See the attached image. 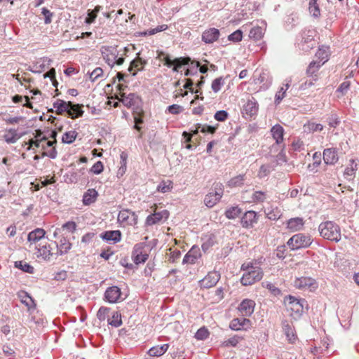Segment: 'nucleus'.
I'll list each match as a JSON object with an SVG mask.
<instances>
[{"label":"nucleus","mask_w":359,"mask_h":359,"mask_svg":"<svg viewBox=\"0 0 359 359\" xmlns=\"http://www.w3.org/2000/svg\"><path fill=\"white\" fill-rule=\"evenodd\" d=\"M241 270L244 273L241 278V283L245 286L251 285L259 281L264 276L262 269L251 262L243 263Z\"/></svg>","instance_id":"nucleus-1"},{"label":"nucleus","mask_w":359,"mask_h":359,"mask_svg":"<svg viewBox=\"0 0 359 359\" xmlns=\"http://www.w3.org/2000/svg\"><path fill=\"white\" fill-rule=\"evenodd\" d=\"M318 231L320 236L325 239L339 242L341 240V230L339 226L332 221H327L320 224Z\"/></svg>","instance_id":"nucleus-2"},{"label":"nucleus","mask_w":359,"mask_h":359,"mask_svg":"<svg viewBox=\"0 0 359 359\" xmlns=\"http://www.w3.org/2000/svg\"><path fill=\"white\" fill-rule=\"evenodd\" d=\"M119 52L116 47L105 46L102 48V55L109 66L113 67L115 65H121L124 62L123 56L118 57Z\"/></svg>","instance_id":"nucleus-3"},{"label":"nucleus","mask_w":359,"mask_h":359,"mask_svg":"<svg viewBox=\"0 0 359 359\" xmlns=\"http://www.w3.org/2000/svg\"><path fill=\"white\" fill-rule=\"evenodd\" d=\"M311 243L312 239L311 236L301 233L292 236L287 243V245L292 250L308 248Z\"/></svg>","instance_id":"nucleus-4"},{"label":"nucleus","mask_w":359,"mask_h":359,"mask_svg":"<svg viewBox=\"0 0 359 359\" xmlns=\"http://www.w3.org/2000/svg\"><path fill=\"white\" fill-rule=\"evenodd\" d=\"M224 193V186L222 183H215L213 189L204 198V203L208 208H212L221 199Z\"/></svg>","instance_id":"nucleus-5"},{"label":"nucleus","mask_w":359,"mask_h":359,"mask_svg":"<svg viewBox=\"0 0 359 359\" xmlns=\"http://www.w3.org/2000/svg\"><path fill=\"white\" fill-rule=\"evenodd\" d=\"M119 100L126 107L133 109L134 113L137 114H139L142 111V100L135 93H130L128 95H126L125 93H121Z\"/></svg>","instance_id":"nucleus-6"},{"label":"nucleus","mask_w":359,"mask_h":359,"mask_svg":"<svg viewBox=\"0 0 359 359\" xmlns=\"http://www.w3.org/2000/svg\"><path fill=\"white\" fill-rule=\"evenodd\" d=\"M284 302L288 310L294 313L297 317L301 316L303 312L304 299H298L293 296L288 295L285 297Z\"/></svg>","instance_id":"nucleus-7"},{"label":"nucleus","mask_w":359,"mask_h":359,"mask_svg":"<svg viewBox=\"0 0 359 359\" xmlns=\"http://www.w3.org/2000/svg\"><path fill=\"white\" fill-rule=\"evenodd\" d=\"M298 48L304 52H308L314 46L313 36L310 30L303 31L297 43Z\"/></svg>","instance_id":"nucleus-8"},{"label":"nucleus","mask_w":359,"mask_h":359,"mask_svg":"<svg viewBox=\"0 0 359 359\" xmlns=\"http://www.w3.org/2000/svg\"><path fill=\"white\" fill-rule=\"evenodd\" d=\"M144 243H139L134 245L132 252V258L135 264L144 263L148 259V254L144 251Z\"/></svg>","instance_id":"nucleus-9"},{"label":"nucleus","mask_w":359,"mask_h":359,"mask_svg":"<svg viewBox=\"0 0 359 359\" xmlns=\"http://www.w3.org/2000/svg\"><path fill=\"white\" fill-rule=\"evenodd\" d=\"M138 217L136 213L128 209L121 210L118 215V221L124 224L135 226Z\"/></svg>","instance_id":"nucleus-10"},{"label":"nucleus","mask_w":359,"mask_h":359,"mask_svg":"<svg viewBox=\"0 0 359 359\" xmlns=\"http://www.w3.org/2000/svg\"><path fill=\"white\" fill-rule=\"evenodd\" d=\"M220 279V274L217 271L209 272L207 276L199 281V285L203 288H210L215 286Z\"/></svg>","instance_id":"nucleus-11"},{"label":"nucleus","mask_w":359,"mask_h":359,"mask_svg":"<svg viewBox=\"0 0 359 359\" xmlns=\"http://www.w3.org/2000/svg\"><path fill=\"white\" fill-rule=\"evenodd\" d=\"M294 285L295 287L301 290L310 289V290H312L317 287L316 280L310 277H301L296 278Z\"/></svg>","instance_id":"nucleus-12"},{"label":"nucleus","mask_w":359,"mask_h":359,"mask_svg":"<svg viewBox=\"0 0 359 359\" xmlns=\"http://www.w3.org/2000/svg\"><path fill=\"white\" fill-rule=\"evenodd\" d=\"M220 36V32L218 29L209 28L205 30L202 34V41L205 43H212L217 41Z\"/></svg>","instance_id":"nucleus-13"},{"label":"nucleus","mask_w":359,"mask_h":359,"mask_svg":"<svg viewBox=\"0 0 359 359\" xmlns=\"http://www.w3.org/2000/svg\"><path fill=\"white\" fill-rule=\"evenodd\" d=\"M121 289L117 286L108 287L104 293L105 299L109 303H116L121 298Z\"/></svg>","instance_id":"nucleus-14"},{"label":"nucleus","mask_w":359,"mask_h":359,"mask_svg":"<svg viewBox=\"0 0 359 359\" xmlns=\"http://www.w3.org/2000/svg\"><path fill=\"white\" fill-rule=\"evenodd\" d=\"M200 257V248L194 245L184 257L182 264H194Z\"/></svg>","instance_id":"nucleus-15"},{"label":"nucleus","mask_w":359,"mask_h":359,"mask_svg":"<svg viewBox=\"0 0 359 359\" xmlns=\"http://www.w3.org/2000/svg\"><path fill=\"white\" fill-rule=\"evenodd\" d=\"M255 303L253 300L245 299L238 306V309L243 316H250L255 309Z\"/></svg>","instance_id":"nucleus-16"},{"label":"nucleus","mask_w":359,"mask_h":359,"mask_svg":"<svg viewBox=\"0 0 359 359\" xmlns=\"http://www.w3.org/2000/svg\"><path fill=\"white\" fill-rule=\"evenodd\" d=\"M339 157L336 148H327L323 151V160L327 165H334L338 161Z\"/></svg>","instance_id":"nucleus-17"},{"label":"nucleus","mask_w":359,"mask_h":359,"mask_svg":"<svg viewBox=\"0 0 359 359\" xmlns=\"http://www.w3.org/2000/svg\"><path fill=\"white\" fill-rule=\"evenodd\" d=\"M169 213L168 210H163L161 212H155L147 216L146 219V224L147 226H152L156 224L163 219H168Z\"/></svg>","instance_id":"nucleus-18"},{"label":"nucleus","mask_w":359,"mask_h":359,"mask_svg":"<svg viewBox=\"0 0 359 359\" xmlns=\"http://www.w3.org/2000/svg\"><path fill=\"white\" fill-rule=\"evenodd\" d=\"M100 238L107 242L118 243L121 239V233L119 230L106 231L100 234Z\"/></svg>","instance_id":"nucleus-19"},{"label":"nucleus","mask_w":359,"mask_h":359,"mask_svg":"<svg viewBox=\"0 0 359 359\" xmlns=\"http://www.w3.org/2000/svg\"><path fill=\"white\" fill-rule=\"evenodd\" d=\"M257 213L255 211H247L241 218V224L245 228H250L257 222Z\"/></svg>","instance_id":"nucleus-20"},{"label":"nucleus","mask_w":359,"mask_h":359,"mask_svg":"<svg viewBox=\"0 0 359 359\" xmlns=\"http://www.w3.org/2000/svg\"><path fill=\"white\" fill-rule=\"evenodd\" d=\"M21 137L22 134H19L16 129L8 128L5 130L3 139L7 144H15Z\"/></svg>","instance_id":"nucleus-21"},{"label":"nucleus","mask_w":359,"mask_h":359,"mask_svg":"<svg viewBox=\"0 0 359 359\" xmlns=\"http://www.w3.org/2000/svg\"><path fill=\"white\" fill-rule=\"evenodd\" d=\"M317 54L318 55L319 57H321V60L319 61H313L309 64L306 69V73L309 76H312L314 73H316L327 61L326 57L321 55L323 54V53H322L320 50Z\"/></svg>","instance_id":"nucleus-22"},{"label":"nucleus","mask_w":359,"mask_h":359,"mask_svg":"<svg viewBox=\"0 0 359 359\" xmlns=\"http://www.w3.org/2000/svg\"><path fill=\"white\" fill-rule=\"evenodd\" d=\"M304 221L302 217H294L287 222V228L290 231L295 232L303 229Z\"/></svg>","instance_id":"nucleus-23"},{"label":"nucleus","mask_w":359,"mask_h":359,"mask_svg":"<svg viewBox=\"0 0 359 359\" xmlns=\"http://www.w3.org/2000/svg\"><path fill=\"white\" fill-rule=\"evenodd\" d=\"M50 61V60H48V58H41L32 66H29L27 68V70L33 73L40 74L46 69L47 65L49 64Z\"/></svg>","instance_id":"nucleus-24"},{"label":"nucleus","mask_w":359,"mask_h":359,"mask_svg":"<svg viewBox=\"0 0 359 359\" xmlns=\"http://www.w3.org/2000/svg\"><path fill=\"white\" fill-rule=\"evenodd\" d=\"M98 193L95 189H88L83 196L82 202L85 205H90L95 202Z\"/></svg>","instance_id":"nucleus-25"},{"label":"nucleus","mask_w":359,"mask_h":359,"mask_svg":"<svg viewBox=\"0 0 359 359\" xmlns=\"http://www.w3.org/2000/svg\"><path fill=\"white\" fill-rule=\"evenodd\" d=\"M273 138L277 144H280L283 141L284 128L279 124L273 126L271 129Z\"/></svg>","instance_id":"nucleus-26"},{"label":"nucleus","mask_w":359,"mask_h":359,"mask_svg":"<svg viewBox=\"0 0 359 359\" xmlns=\"http://www.w3.org/2000/svg\"><path fill=\"white\" fill-rule=\"evenodd\" d=\"M67 112L72 118L81 117L83 114V111L82 110V105L78 104H76L70 102V104Z\"/></svg>","instance_id":"nucleus-27"},{"label":"nucleus","mask_w":359,"mask_h":359,"mask_svg":"<svg viewBox=\"0 0 359 359\" xmlns=\"http://www.w3.org/2000/svg\"><path fill=\"white\" fill-rule=\"evenodd\" d=\"M169 344H165L161 346L151 347L147 352L151 357H159L163 355L168 349Z\"/></svg>","instance_id":"nucleus-28"},{"label":"nucleus","mask_w":359,"mask_h":359,"mask_svg":"<svg viewBox=\"0 0 359 359\" xmlns=\"http://www.w3.org/2000/svg\"><path fill=\"white\" fill-rule=\"evenodd\" d=\"M72 248V243L68 239L63 237L60 239V243L57 244V255H63L69 252Z\"/></svg>","instance_id":"nucleus-29"},{"label":"nucleus","mask_w":359,"mask_h":359,"mask_svg":"<svg viewBox=\"0 0 359 359\" xmlns=\"http://www.w3.org/2000/svg\"><path fill=\"white\" fill-rule=\"evenodd\" d=\"M250 320L245 318H234L233 319L229 325V327L233 330H241L244 326L248 325Z\"/></svg>","instance_id":"nucleus-30"},{"label":"nucleus","mask_w":359,"mask_h":359,"mask_svg":"<svg viewBox=\"0 0 359 359\" xmlns=\"http://www.w3.org/2000/svg\"><path fill=\"white\" fill-rule=\"evenodd\" d=\"M36 255L38 257H41L44 260H50L53 253L50 251V245H44L37 248Z\"/></svg>","instance_id":"nucleus-31"},{"label":"nucleus","mask_w":359,"mask_h":359,"mask_svg":"<svg viewBox=\"0 0 359 359\" xmlns=\"http://www.w3.org/2000/svg\"><path fill=\"white\" fill-rule=\"evenodd\" d=\"M46 231L41 228H37L29 233L27 240L29 242H36L44 237Z\"/></svg>","instance_id":"nucleus-32"},{"label":"nucleus","mask_w":359,"mask_h":359,"mask_svg":"<svg viewBox=\"0 0 359 359\" xmlns=\"http://www.w3.org/2000/svg\"><path fill=\"white\" fill-rule=\"evenodd\" d=\"M69 104L70 102H65L62 100L57 99L53 103V107L56 109V113L57 114H62V113L67 111Z\"/></svg>","instance_id":"nucleus-33"},{"label":"nucleus","mask_w":359,"mask_h":359,"mask_svg":"<svg viewBox=\"0 0 359 359\" xmlns=\"http://www.w3.org/2000/svg\"><path fill=\"white\" fill-rule=\"evenodd\" d=\"M264 212H265V214H266L267 218H269L271 220H277L282 215L281 210L277 207L267 208Z\"/></svg>","instance_id":"nucleus-34"},{"label":"nucleus","mask_w":359,"mask_h":359,"mask_svg":"<svg viewBox=\"0 0 359 359\" xmlns=\"http://www.w3.org/2000/svg\"><path fill=\"white\" fill-rule=\"evenodd\" d=\"M147 65V60L138 57L134 59L128 67V71L131 72L133 69H137L138 71L144 69V67Z\"/></svg>","instance_id":"nucleus-35"},{"label":"nucleus","mask_w":359,"mask_h":359,"mask_svg":"<svg viewBox=\"0 0 359 359\" xmlns=\"http://www.w3.org/2000/svg\"><path fill=\"white\" fill-rule=\"evenodd\" d=\"M191 59L189 57H180L175 58L173 60L172 71L179 72L182 66L188 65Z\"/></svg>","instance_id":"nucleus-36"},{"label":"nucleus","mask_w":359,"mask_h":359,"mask_svg":"<svg viewBox=\"0 0 359 359\" xmlns=\"http://www.w3.org/2000/svg\"><path fill=\"white\" fill-rule=\"evenodd\" d=\"M258 104L255 100L252 97L251 100H249L248 102L244 106V110L245 111L247 114L250 116H252L256 114L257 111Z\"/></svg>","instance_id":"nucleus-37"},{"label":"nucleus","mask_w":359,"mask_h":359,"mask_svg":"<svg viewBox=\"0 0 359 359\" xmlns=\"http://www.w3.org/2000/svg\"><path fill=\"white\" fill-rule=\"evenodd\" d=\"M18 296L21 299V302L27 306L29 309L34 307V300L26 292L21 291Z\"/></svg>","instance_id":"nucleus-38"},{"label":"nucleus","mask_w":359,"mask_h":359,"mask_svg":"<svg viewBox=\"0 0 359 359\" xmlns=\"http://www.w3.org/2000/svg\"><path fill=\"white\" fill-rule=\"evenodd\" d=\"M108 324L114 327H118L122 325L121 316L118 311H114L111 318L107 320Z\"/></svg>","instance_id":"nucleus-39"},{"label":"nucleus","mask_w":359,"mask_h":359,"mask_svg":"<svg viewBox=\"0 0 359 359\" xmlns=\"http://www.w3.org/2000/svg\"><path fill=\"white\" fill-rule=\"evenodd\" d=\"M317 1L318 0H310L309 6L310 14L315 18L320 16V10Z\"/></svg>","instance_id":"nucleus-40"},{"label":"nucleus","mask_w":359,"mask_h":359,"mask_svg":"<svg viewBox=\"0 0 359 359\" xmlns=\"http://www.w3.org/2000/svg\"><path fill=\"white\" fill-rule=\"evenodd\" d=\"M264 34V29L261 27H252L249 33V36L255 41L261 39Z\"/></svg>","instance_id":"nucleus-41"},{"label":"nucleus","mask_w":359,"mask_h":359,"mask_svg":"<svg viewBox=\"0 0 359 359\" xmlns=\"http://www.w3.org/2000/svg\"><path fill=\"white\" fill-rule=\"evenodd\" d=\"M323 129V126L320 123L313 122H308L304 125V130L307 133H314L316 131H321Z\"/></svg>","instance_id":"nucleus-42"},{"label":"nucleus","mask_w":359,"mask_h":359,"mask_svg":"<svg viewBox=\"0 0 359 359\" xmlns=\"http://www.w3.org/2000/svg\"><path fill=\"white\" fill-rule=\"evenodd\" d=\"M101 8L102 6H97L94 9L88 10L87 17L85 20L86 23L91 24L92 22H93L95 18H97V13H99Z\"/></svg>","instance_id":"nucleus-43"},{"label":"nucleus","mask_w":359,"mask_h":359,"mask_svg":"<svg viewBox=\"0 0 359 359\" xmlns=\"http://www.w3.org/2000/svg\"><path fill=\"white\" fill-rule=\"evenodd\" d=\"M241 213V210L238 206H233L228 208L225 211V216L229 219H233L238 217Z\"/></svg>","instance_id":"nucleus-44"},{"label":"nucleus","mask_w":359,"mask_h":359,"mask_svg":"<svg viewBox=\"0 0 359 359\" xmlns=\"http://www.w3.org/2000/svg\"><path fill=\"white\" fill-rule=\"evenodd\" d=\"M77 136L75 130H69L65 133L62 135V141L65 144H72L74 142Z\"/></svg>","instance_id":"nucleus-45"},{"label":"nucleus","mask_w":359,"mask_h":359,"mask_svg":"<svg viewBox=\"0 0 359 359\" xmlns=\"http://www.w3.org/2000/svg\"><path fill=\"white\" fill-rule=\"evenodd\" d=\"M290 84L286 83L285 87L282 86L280 90L276 93L275 95V104L276 105L279 104L280 102L283 100V99L285 96V93L287 90L289 88Z\"/></svg>","instance_id":"nucleus-46"},{"label":"nucleus","mask_w":359,"mask_h":359,"mask_svg":"<svg viewBox=\"0 0 359 359\" xmlns=\"http://www.w3.org/2000/svg\"><path fill=\"white\" fill-rule=\"evenodd\" d=\"M172 188V182L170 180L162 181L157 186V191L161 193L169 192Z\"/></svg>","instance_id":"nucleus-47"},{"label":"nucleus","mask_w":359,"mask_h":359,"mask_svg":"<svg viewBox=\"0 0 359 359\" xmlns=\"http://www.w3.org/2000/svg\"><path fill=\"white\" fill-rule=\"evenodd\" d=\"M224 84V79L222 76L214 79L212 82L211 88L214 93L219 92Z\"/></svg>","instance_id":"nucleus-48"},{"label":"nucleus","mask_w":359,"mask_h":359,"mask_svg":"<svg viewBox=\"0 0 359 359\" xmlns=\"http://www.w3.org/2000/svg\"><path fill=\"white\" fill-rule=\"evenodd\" d=\"M15 267H17L27 273H32L34 271V267L25 262H22V261L15 262Z\"/></svg>","instance_id":"nucleus-49"},{"label":"nucleus","mask_w":359,"mask_h":359,"mask_svg":"<svg viewBox=\"0 0 359 359\" xmlns=\"http://www.w3.org/2000/svg\"><path fill=\"white\" fill-rule=\"evenodd\" d=\"M283 330L288 340L293 343L296 339V335L292 327L289 324H286L283 325Z\"/></svg>","instance_id":"nucleus-50"},{"label":"nucleus","mask_w":359,"mask_h":359,"mask_svg":"<svg viewBox=\"0 0 359 359\" xmlns=\"http://www.w3.org/2000/svg\"><path fill=\"white\" fill-rule=\"evenodd\" d=\"M358 169V163L354 159L350 161L349 165L345 169L344 175L347 176H353L355 171Z\"/></svg>","instance_id":"nucleus-51"},{"label":"nucleus","mask_w":359,"mask_h":359,"mask_svg":"<svg viewBox=\"0 0 359 359\" xmlns=\"http://www.w3.org/2000/svg\"><path fill=\"white\" fill-rule=\"evenodd\" d=\"M327 121L328 123L329 126L332 128L337 127L341 123L339 116L336 114H331L327 118Z\"/></svg>","instance_id":"nucleus-52"},{"label":"nucleus","mask_w":359,"mask_h":359,"mask_svg":"<svg viewBox=\"0 0 359 359\" xmlns=\"http://www.w3.org/2000/svg\"><path fill=\"white\" fill-rule=\"evenodd\" d=\"M209 336V332L205 327H201L198 330L195 334V338L198 340H204Z\"/></svg>","instance_id":"nucleus-53"},{"label":"nucleus","mask_w":359,"mask_h":359,"mask_svg":"<svg viewBox=\"0 0 359 359\" xmlns=\"http://www.w3.org/2000/svg\"><path fill=\"white\" fill-rule=\"evenodd\" d=\"M183 110H184L183 107L179 105V104H174L168 106L167 107L166 111H168L170 114L177 115V114H179L181 112H182Z\"/></svg>","instance_id":"nucleus-54"},{"label":"nucleus","mask_w":359,"mask_h":359,"mask_svg":"<svg viewBox=\"0 0 359 359\" xmlns=\"http://www.w3.org/2000/svg\"><path fill=\"white\" fill-rule=\"evenodd\" d=\"M242 39L243 32L241 29H237L228 36V39L233 42H239L242 40Z\"/></svg>","instance_id":"nucleus-55"},{"label":"nucleus","mask_w":359,"mask_h":359,"mask_svg":"<svg viewBox=\"0 0 359 359\" xmlns=\"http://www.w3.org/2000/svg\"><path fill=\"white\" fill-rule=\"evenodd\" d=\"M110 309L107 307H100L97 313V317L100 321H104L109 315Z\"/></svg>","instance_id":"nucleus-56"},{"label":"nucleus","mask_w":359,"mask_h":359,"mask_svg":"<svg viewBox=\"0 0 359 359\" xmlns=\"http://www.w3.org/2000/svg\"><path fill=\"white\" fill-rule=\"evenodd\" d=\"M262 285L263 287L267 288L271 292V293L275 296L280 294V290L271 283L264 282L262 283Z\"/></svg>","instance_id":"nucleus-57"},{"label":"nucleus","mask_w":359,"mask_h":359,"mask_svg":"<svg viewBox=\"0 0 359 359\" xmlns=\"http://www.w3.org/2000/svg\"><path fill=\"white\" fill-rule=\"evenodd\" d=\"M243 181H244V175H239L231 179L229 182V185L230 187H238V186L243 184Z\"/></svg>","instance_id":"nucleus-58"},{"label":"nucleus","mask_w":359,"mask_h":359,"mask_svg":"<svg viewBox=\"0 0 359 359\" xmlns=\"http://www.w3.org/2000/svg\"><path fill=\"white\" fill-rule=\"evenodd\" d=\"M271 171V166L270 165H262L259 170L258 177L263 178L266 177Z\"/></svg>","instance_id":"nucleus-59"},{"label":"nucleus","mask_w":359,"mask_h":359,"mask_svg":"<svg viewBox=\"0 0 359 359\" xmlns=\"http://www.w3.org/2000/svg\"><path fill=\"white\" fill-rule=\"evenodd\" d=\"M103 74V70L100 67L95 68L91 73L89 74V78L91 81H95L96 79L102 76Z\"/></svg>","instance_id":"nucleus-60"},{"label":"nucleus","mask_w":359,"mask_h":359,"mask_svg":"<svg viewBox=\"0 0 359 359\" xmlns=\"http://www.w3.org/2000/svg\"><path fill=\"white\" fill-rule=\"evenodd\" d=\"M266 198L265 193L261 191L254 192L252 196V202H263Z\"/></svg>","instance_id":"nucleus-61"},{"label":"nucleus","mask_w":359,"mask_h":359,"mask_svg":"<svg viewBox=\"0 0 359 359\" xmlns=\"http://www.w3.org/2000/svg\"><path fill=\"white\" fill-rule=\"evenodd\" d=\"M41 13L44 16L45 24H50L52 22L53 13L44 7L41 9Z\"/></svg>","instance_id":"nucleus-62"},{"label":"nucleus","mask_w":359,"mask_h":359,"mask_svg":"<svg viewBox=\"0 0 359 359\" xmlns=\"http://www.w3.org/2000/svg\"><path fill=\"white\" fill-rule=\"evenodd\" d=\"M228 116L229 114L226 111L219 110L215 114L214 117L218 121H224L227 119Z\"/></svg>","instance_id":"nucleus-63"},{"label":"nucleus","mask_w":359,"mask_h":359,"mask_svg":"<svg viewBox=\"0 0 359 359\" xmlns=\"http://www.w3.org/2000/svg\"><path fill=\"white\" fill-rule=\"evenodd\" d=\"M104 169L103 163L101 161H97L90 168V171L95 174L99 175L100 174Z\"/></svg>","instance_id":"nucleus-64"}]
</instances>
